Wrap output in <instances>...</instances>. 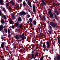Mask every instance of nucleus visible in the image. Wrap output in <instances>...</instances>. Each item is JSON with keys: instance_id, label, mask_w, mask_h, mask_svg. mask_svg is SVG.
<instances>
[{"instance_id": "6ab92c4d", "label": "nucleus", "mask_w": 60, "mask_h": 60, "mask_svg": "<svg viewBox=\"0 0 60 60\" xmlns=\"http://www.w3.org/2000/svg\"><path fill=\"white\" fill-rule=\"evenodd\" d=\"M3 11L4 12H6V11L5 9V8H3Z\"/></svg>"}, {"instance_id": "1a4fd4ad", "label": "nucleus", "mask_w": 60, "mask_h": 60, "mask_svg": "<svg viewBox=\"0 0 60 60\" xmlns=\"http://www.w3.org/2000/svg\"><path fill=\"white\" fill-rule=\"evenodd\" d=\"M9 23L10 24H14V22L12 20H11L10 21H9Z\"/></svg>"}, {"instance_id": "e2e57ef3", "label": "nucleus", "mask_w": 60, "mask_h": 60, "mask_svg": "<svg viewBox=\"0 0 60 60\" xmlns=\"http://www.w3.org/2000/svg\"><path fill=\"white\" fill-rule=\"evenodd\" d=\"M19 7V5H17V7Z\"/></svg>"}, {"instance_id": "4468645a", "label": "nucleus", "mask_w": 60, "mask_h": 60, "mask_svg": "<svg viewBox=\"0 0 60 60\" xmlns=\"http://www.w3.org/2000/svg\"><path fill=\"white\" fill-rule=\"evenodd\" d=\"M60 59V56L59 55H58L57 57V60H59Z\"/></svg>"}, {"instance_id": "c85d7f7f", "label": "nucleus", "mask_w": 60, "mask_h": 60, "mask_svg": "<svg viewBox=\"0 0 60 60\" xmlns=\"http://www.w3.org/2000/svg\"><path fill=\"white\" fill-rule=\"evenodd\" d=\"M21 18H18V21H21Z\"/></svg>"}, {"instance_id": "052dcab7", "label": "nucleus", "mask_w": 60, "mask_h": 60, "mask_svg": "<svg viewBox=\"0 0 60 60\" xmlns=\"http://www.w3.org/2000/svg\"><path fill=\"white\" fill-rule=\"evenodd\" d=\"M3 28H4H4H5V26H4L3 27Z\"/></svg>"}, {"instance_id": "39448f33", "label": "nucleus", "mask_w": 60, "mask_h": 60, "mask_svg": "<svg viewBox=\"0 0 60 60\" xmlns=\"http://www.w3.org/2000/svg\"><path fill=\"white\" fill-rule=\"evenodd\" d=\"M15 38L16 40H19V39H20V36L19 35H17L15 36Z\"/></svg>"}, {"instance_id": "20e7f679", "label": "nucleus", "mask_w": 60, "mask_h": 60, "mask_svg": "<svg viewBox=\"0 0 60 60\" xmlns=\"http://www.w3.org/2000/svg\"><path fill=\"white\" fill-rule=\"evenodd\" d=\"M46 47L47 48H50V44L48 42H46Z\"/></svg>"}, {"instance_id": "f704fd0d", "label": "nucleus", "mask_w": 60, "mask_h": 60, "mask_svg": "<svg viewBox=\"0 0 60 60\" xmlns=\"http://www.w3.org/2000/svg\"><path fill=\"white\" fill-rule=\"evenodd\" d=\"M14 27H15V25H13L11 27L12 28L14 29Z\"/></svg>"}, {"instance_id": "72a5a7b5", "label": "nucleus", "mask_w": 60, "mask_h": 60, "mask_svg": "<svg viewBox=\"0 0 60 60\" xmlns=\"http://www.w3.org/2000/svg\"><path fill=\"white\" fill-rule=\"evenodd\" d=\"M49 27L50 28V29H51V30H52V29H51V26H49Z\"/></svg>"}, {"instance_id": "37998d69", "label": "nucleus", "mask_w": 60, "mask_h": 60, "mask_svg": "<svg viewBox=\"0 0 60 60\" xmlns=\"http://www.w3.org/2000/svg\"><path fill=\"white\" fill-rule=\"evenodd\" d=\"M50 16L52 17H53V14H51L50 15Z\"/></svg>"}, {"instance_id": "f03ea898", "label": "nucleus", "mask_w": 60, "mask_h": 60, "mask_svg": "<svg viewBox=\"0 0 60 60\" xmlns=\"http://www.w3.org/2000/svg\"><path fill=\"white\" fill-rule=\"evenodd\" d=\"M42 3H41V5H42V6H44V5H47V4H46V3H45V2L44 1V0H41Z\"/></svg>"}, {"instance_id": "338daca9", "label": "nucleus", "mask_w": 60, "mask_h": 60, "mask_svg": "<svg viewBox=\"0 0 60 60\" xmlns=\"http://www.w3.org/2000/svg\"><path fill=\"white\" fill-rule=\"evenodd\" d=\"M38 28V29H39V30H40V28H39V27Z\"/></svg>"}, {"instance_id": "4d7b16f0", "label": "nucleus", "mask_w": 60, "mask_h": 60, "mask_svg": "<svg viewBox=\"0 0 60 60\" xmlns=\"http://www.w3.org/2000/svg\"><path fill=\"white\" fill-rule=\"evenodd\" d=\"M13 5H14L15 4V3H14V2H13V3H12Z\"/></svg>"}, {"instance_id": "49530a36", "label": "nucleus", "mask_w": 60, "mask_h": 60, "mask_svg": "<svg viewBox=\"0 0 60 60\" xmlns=\"http://www.w3.org/2000/svg\"><path fill=\"white\" fill-rule=\"evenodd\" d=\"M27 17H30V15H27Z\"/></svg>"}, {"instance_id": "774afa93", "label": "nucleus", "mask_w": 60, "mask_h": 60, "mask_svg": "<svg viewBox=\"0 0 60 60\" xmlns=\"http://www.w3.org/2000/svg\"><path fill=\"white\" fill-rule=\"evenodd\" d=\"M20 30H18V31H20Z\"/></svg>"}, {"instance_id": "2f4dec72", "label": "nucleus", "mask_w": 60, "mask_h": 60, "mask_svg": "<svg viewBox=\"0 0 60 60\" xmlns=\"http://www.w3.org/2000/svg\"><path fill=\"white\" fill-rule=\"evenodd\" d=\"M54 16H55V18L56 19H57V17H56V15L55 14H54Z\"/></svg>"}, {"instance_id": "e433bc0d", "label": "nucleus", "mask_w": 60, "mask_h": 60, "mask_svg": "<svg viewBox=\"0 0 60 60\" xmlns=\"http://www.w3.org/2000/svg\"><path fill=\"white\" fill-rule=\"evenodd\" d=\"M35 9H33V11L34 12H36V11L35 10Z\"/></svg>"}, {"instance_id": "bb28decb", "label": "nucleus", "mask_w": 60, "mask_h": 60, "mask_svg": "<svg viewBox=\"0 0 60 60\" xmlns=\"http://www.w3.org/2000/svg\"><path fill=\"white\" fill-rule=\"evenodd\" d=\"M33 22L34 25H36V21L34 20L33 21Z\"/></svg>"}, {"instance_id": "ea45409f", "label": "nucleus", "mask_w": 60, "mask_h": 60, "mask_svg": "<svg viewBox=\"0 0 60 60\" xmlns=\"http://www.w3.org/2000/svg\"><path fill=\"white\" fill-rule=\"evenodd\" d=\"M13 2V1L12 0L10 1V3H12Z\"/></svg>"}, {"instance_id": "de8ad7c7", "label": "nucleus", "mask_w": 60, "mask_h": 60, "mask_svg": "<svg viewBox=\"0 0 60 60\" xmlns=\"http://www.w3.org/2000/svg\"><path fill=\"white\" fill-rule=\"evenodd\" d=\"M58 42L59 43V44H60V46L59 47V48H60V41H58Z\"/></svg>"}, {"instance_id": "7c9ffc66", "label": "nucleus", "mask_w": 60, "mask_h": 60, "mask_svg": "<svg viewBox=\"0 0 60 60\" xmlns=\"http://www.w3.org/2000/svg\"><path fill=\"white\" fill-rule=\"evenodd\" d=\"M4 30L5 31L6 33H7V29H4Z\"/></svg>"}, {"instance_id": "f3484780", "label": "nucleus", "mask_w": 60, "mask_h": 60, "mask_svg": "<svg viewBox=\"0 0 60 60\" xmlns=\"http://www.w3.org/2000/svg\"><path fill=\"white\" fill-rule=\"evenodd\" d=\"M1 23H5V22L4 20L3 19H1Z\"/></svg>"}, {"instance_id": "393cba45", "label": "nucleus", "mask_w": 60, "mask_h": 60, "mask_svg": "<svg viewBox=\"0 0 60 60\" xmlns=\"http://www.w3.org/2000/svg\"><path fill=\"white\" fill-rule=\"evenodd\" d=\"M22 40H25V36H24L22 37Z\"/></svg>"}, {"instance_id": "6e6552de", "label": "nucleus", "mask_w": 60, "mask_h": 60, "mask_svg": "<svg viewBox=\"0 0 60 60\" xmlns=\"http://www.w3.org/2000/svg\"><path fill=\"white\" fill-rule=\"evenodd\" d=\"M38 52H36V53L34 55V56H35V57H36L37 56H38Z\"/></svg>"}, {"instance_id": "423d86ee", "label": "nucleus", "mask_w": 60, "mask_h": 60, "mask_svg": "<svg viewBox=\"0 0 60 60\" xmlns=\"http://www.w3.org/2000/svg\"><path fill=\"white\" fill-rule=\"evenodd\" d=\"M27 4L28 5H29V6H30V7H32L31 3L29 1V0L28 1Z\"/></svg>"}, {"instance_id": "7ed1b4c3", "label": "nucleus", "mask_w": 60, "mask_h": 60, "mask_svg": "<svg viewBox=\"0 0 60 60\" xmlns=\"http://www.w3.org/2000/svg\"><path fill=\"white\" fill-rule=\"evenodd\" d=\"M19 14L20 15H26V13L24 11H22L19 13Z\"/></svg>"}, {"instance_id": "dca6fc26", "label": "nucleus", "mask_w": 60, "mask_h": 60, "mask_svg": "<svg viewBox=\"0 0 60 60\" xmlns=\"http://www.w3.org/2000/svg\"><path fill=\"white\" fill-rule=\"evenodd\" d=\"M6 50H8V51H9L10 50V49H9V48L7 46L6 47Z\"/></svg>"}, {"instance_id": "f257e3e1", "label": "nucleus", "mask_w": 60, "mask_h": 60, "mask_svg": "<svg viewBox=\"0 0 60 60\" xmlns=\"http://www.w3.org/2000/svg\"><path fill=\"white\" fill-rule=\"evenodd\" d=\"M50 22L51 25L53 27H58V26H57V24H54L53 22Z\"/></svg>"}, {"instance_id": "bf43d9fd", "label": "nucleus", "mask_w": 60, "mask_h": 60, "mask_svg": "<svg viewBox=\"0 0 60 60\" xmlns=\"http://www.w3.org/2000/svg\"><path fill=\"white\" fill-rule=\"evenodd\" d=\"M22 35L23 36H24V33H23L22 34Z\"/></svg>"}, {"instance_id": "9b49d317", "label": "nucleus", "mask_w": 60, "mask_h": 60, "mask_svg": "<svg viewBox=\"0 0 60 60\" xmlns=\"http://www.w3.org/2000/svg\"><path fill=\"white\" fill-rule=\"evenodd\" d=\"M53 5L54 6H57L58 5V4L57 3H53Z\"/></svg>"}, {"instance_id": "0e129e2a", "label": "nucleus", "mask_w": 60, "mask_h": 60, "mask_svg": "<svg viewBox=\"0 0 60 60\" xmlns=\"http://www.w3.org/2000/svg\"><path fill=\"white\" fill-rule=\"evenodd\" d=\"M20 2H21L22 1V0H18Z\"/></svg>"}, {"instance_id": "412c9836", "label": "nucleus", "mask_w": 60, "mask_h": 60, "mask_svg": "<svg viewBox=\"0 0 60 60\" xmlns=\"http://www.w3.org/2000/svg\"><path fill=\"white\" fill-rule=\"evenodd\" d=\"M45 56H44L43 57H41V58L40 59V60H43V58H44V57Z\"/></svg>"}, {"instance_id": "aec40b11", "label": "nucleus", "mask_w": 60, "mask_h": 60, "mask_svg": "<svg viewBox=\"0 0 60 60\" xmlns=\"http://www.w3.org/2000/svg\"><path fill=\"white\" fill-rule=\"evenodd\" d=\"M54 12H55V13L57 14V15H59L58 13V12H57L56 11H54Z\"/></svg>"}, {"instance_id": "6e6d98bb", "label": "nucleus", "mask_w": 60, "mask_h": 60, "mask_svg": "<svg viewBox=\"0 0 60 60\" xmlns=\"http://www.w3.org/2000/svg\"><path fill=\"white\" fill-rule=\"evenodd\" d=\"M1 39H4V37L3 36H2L1 38Z\"/></svg>"}, {"instance_id": "a18cd8bd", "label": "nucleus", "mask_w": 60, "mask_h": 60, "mask_svg": "<svg viewBox=\"0 0 60 60\" xmlns=\"http://www.w3.org/2000/svg\"><path fill=\"white\" fill-rule=\"evenodd\" d=\"M57 38L58 39V41H60V39H59V38H58V37H57Z\"/></svg>"}, {"instance_id": "473e14b6", "label": "nucleus", "mask_w": 60, "mask_h": 60, "mask_svg": "<svg viewBox=\"0 0 60 60\" xmlns=\"http://www.w3.org/2000/svg\"><path fill=\"white\" fill-rule=\"evenodd\" d=\"M30 25L31 26H33V25L31 24V22H30Z\"/></svg>"}, {"instance_id": "603ef678", "label": "nucleus", "mask_w": 60, "mask_h": 60, "mask_svg": "<svg viewBox=\"0 0 60 60\" xmlns=\"http://www.w3.org/2000/svg\"><path fill=\"white\" fill-rule=\"evenodd\" d=\"M14 49H16V45H15L14 46Z\"/></svg>"}, {"instance_id": "5fc2aeb1", "label": "nucleus", "mask_w": 60, "mask_h": 60, "mask_svg": "<svg viewBox=\"0 0 60 60\" xmlns=\"http://www.w3.org/2000/svg\"><path fill=\"white\" fill-rule=\"evenodd\" d=\"M34 47H35V45H33L32 46L33 48H34Z\"/></svg>"}, {"instance_id": "680f3d73", "label": "nucleus", "mask_w": 60, "mask_h": 60, "mask_svg": "<svg viewBox=\"0 0 60 60\" xmlns=\"http://www.w3.org/2000/svg\"><path fill=\"white\" fill-rule=\"evenodd\" d=\"M34 51H32V54H33V53H34Z\"/></svg>"}, {"instance_id": "58836bf2", "label": "nucleus", "mask_w": 60, "mask_h": 60, "mask_svg": "<svg viewBox=\"0 0 60 60\" xmlns=\"http://www.w3.org/2000/svg\"><path fill=\"white\" fill-rule=\"evenodd\" d=\"M8 33H10V30L9 29H8Z\"/></svg>"}, {"instance_id": "4c0bfd02", "label": "nucleus", "mask_w": 60, "mask_h": 60, "mask_svg": "<svg viewBox=\"0 0 60 60\" xmlns=\"http://www.w3.org/2000/svg\"><path fill=\"white\" fill-rule=\"evenodd\" d=\"M48 13H49V14H50V13H51V11L50 10L48 12Z\"/></svg>"}, {"instance_id": "5701e85b", "label": "nucleus", "mask_w": 60, "mask_h": 60, "mask_svg": "<svg viewBox=\"0 0 60 60\" xmlns=\"http://www.w3.org/2000/svg\"><path fill=\"white\" fill-rule=\"evenodd\" d=\"M3 18H4L5 19H6V16L5 15H4L3 16Z\"/></svg>"}, {"instance_id": "79ce46f5", "label": "nucleus", "mask_w": 60, "mask_h": 60, "mask_svg": "<svg viewBox=\"0 0 60 60\" xmlns=\"http://www.w3.org/2000/svg\"><path fill=\"white\" fill-rule=\"evenodd\" d=\"M45 46V44H44L43 45V48H44Z\"/></svg>"}, {"instance_id": "69168bd1", "label": "nucleus", "mask_w": 60, "mask_h": 60, "mask_svg": "<svg viewBox=\"0 0 60 60\" xmlns=\"http://www.w3.org/2000/svg\"><path fill=\"white\" fill-rule=\"evenodd\" d=\"M29 22H30V21H29L28 22H27V23H29Z\"/></svg>"}, {"instance_id": "ddd939ff", "label": "nucleus", "mask_w": 60, "mask_h": 60, "mask_svg": "<svg viewBox=\"0 0 60 60\" xmlns=\"http://www.w3.org/2000/svg\"><path fill=\"white\" fill-rule=\"evenodd\" d=\"M3 0H0V4L2 5L3 4Z\"/></svg>"}, {"instance_id": "8fccbe9b", "label": "nucleus", "mask_w": 60, "mask_h": 60, "mask_svg": "<svg viewBox=\"0 0 60 60\" xmlns=\"http://www.w3.org/2000/svg\"><path fill=\"white\" fill-rule=\"evenodd\" d=\"M9 8L10 9V10H11V7L9 6Z\"/></svg>"}, {"instance_id": "a878e982", "label": "nucleus", "mask_w": 60, "mask_h": 60, "mask_svg": "<svg viewBox=\"0 0 60 60\" xmlns=\"http://www.w3.org/2000/svg\"><path fill=\"white\" fill-rule=\"evenodd\" d=\"M33 9H35V6L34 5H33Z\"/></svg>"}, {"instance_id": "09e8293b", "label": "nucleus", "mask_w": 60, "mask_h": 60, "mask_svg": "<svg viewBox=\"0 0 60 60\" xmlns=\"http://www.w3.org/2000/svg\"><path fill=\"white\" fill-rule=\"evenodd\" d=\"M20 36V38H22V36L21 35H19Z\"/></svg>"}, {"instance_id": "864d4df0", "label": "nucleus", "mask_w": 60, "mask_h": 60, "mask_svg": "<svg viewBox=\"0 0 60 60\" xmlns=\"http://www.w3.org/2000/svg\"><path fill=\"white\" fill-rule=\"evenodd\" d=\"M0 15L1 16V10H0Z\"/></svg>"}, {"instance_id": "9d476101", "label": "nucleus", "mask_w": 60, "mask_h": 60, "mask_svg": "<svg viewBox=\"0 0 60 60\" xmlns=\"http://www.w3.org/2000/svg\"><path fill=\"white\" fill-rule=\"evenodd\" d=\"M2 28H3V26L2 25H0V31H2Z\"/></svg>"}, {"instance_id": "a211bd4d", "label": "nucleus", "mask_w": 60, "mask_h": 60, "mask_svg": "<svg viewBox=\"0 0 60 60\" xmlns=\"http://www.w3.org/2000/svg\"><path fill=\"white\" fill-rule=\"evenodd\" d=\"M23 4L24 5V6H26V3L25 2V1H24L23 2Z\"/></svg>"}, {"instance_id": "3c124183", "label": "nucleus", "mask_w": 60, "mask_h": 60, "mask_svg": "<svg viewBox=\"0 0 60 60\" xmlns=\"http://www.w3.org/2000/svg\"><path fill=\"white\" fill-rule=\"evenodd\" d=\"M1 58H4V56H2L1 57Z\"/></svg>"}, {"instance_id": "c9c22d12", "label": "nucleus", "mask_w": 60, "mask_h": 60, "mask_svg": "<svg viewBox=\"0 0 60 60\" xmlns=\"http://www.w3.org/2000/svg\"><path fill=\"white\" fill-rule=\"evenodd\" d=\"M38 47H39V46L38 45L36 48V49H38Z\"/></svg>"}, {"instance_id": "c756f323", "label": "nucleus", "mask_w": 60, "mask_h": 60, "mask_svg": "<svg viewBox=\"0 0 60 60\" xmlns=\"http://www.w3.org/2000/svg\"><path fill=\"white\" fill-rule=\"evenodd\" d=\"M43 18L44 20H45L46 18H45V16H43Z\"/></svg>"}, {"instance_id": "4be33fe9", "label": "nucleus", "mask_w": 60, "mask_h": 60, "mask_svg": "<svg viewBox=\"0 0 60 60\" xmlns=\"http://www.w3.org/2000/svg\"><path fill=\"white\" fill-rule=\"evenodd\" d=\"M12 18H13V19H16V16H13V15H12Z\"/></svg>"}, {"instance_id": "a19ab883", "label": "nucleus", "mask_w": 60, "mask_h": 60, "mask_svg": "<svg viewBox=\"0 0 60 60\" xmlns=\"http://www.w3.org/2000/svg\"><path fill=\"white\" fill-rule=\"evenodd\" d=\"M22 26V24H21L19 26V27L20 28Z\"/></svg>"}, {"instance_id": "c03bdc74", "label": "nucleus", "mask_w": 60, "mask_h": 60, "mask_svg": "<svg viewBox=\"0 0 60 60\" xmlns=\"http://www.w3.org/2000/svg\"><path fill=\"white\" fill-rule=\"evenodd\" d=\"M6 5L7 6H9L10 5V4L9 3H6Z\"/></svg>"}, {"instance_id": "13d9d810", "label": "nucleus", "mask_w": 60, "mask_h": 60, "mask_svg": "<svg viewBox=\"0 0 60 60\" xmlns=\"http://www.w3.org/2000/svg\"><path fill=\"white\" fill-rule=\"evenodd\" d=\"M31 29H32V30H34V28H31Z\"/></svg>"}, {"instance_id": "f8f14e48", "label": "nucleus", "mask_w": 60, "mask_h": 60, "mask_svg": "<svg viewBox=\"0 0 60 60\" xmlns=\"http://www.w3.org/2000/svg\"><path fill=\"white\" fill-rule=\"evenodd\" d=\"M5 43L4 42H3V43H2V44L1 45V48H3V47H4V44Z\"/></svg>"}, {"instance_id": "2eb2a0df", "label": "nucleus", "mask_w": 60, "mask_h": 60, "mask_svg": "<svg viewBox=\"0 0 60 60\" xmlns=\"http://www.w3.org/2000/svg\"><path fill=\"white\" fill-rule=\"evenodd\" d=\"M19 26V22H17L15 23V26L16 27H17Z\"/></svg>"}, {"instance_id": "0eeeda50", "label": "nucleus", "mask_w": 60, "mask_h": 60, "mask_svg": "<svg viewBox=\"0 0 60 60\" xmlns=\"http://www.w3.org/2000/svg\"><path fill=\"white\" fill-rule=\"evenodd\" d=\"M31 56L32 58H34V59H35L36 58V57L35 56H34V54H31Z\"/></svg>"}, {"instance_id": "b1692460", "label": "nucleus", "mask_w": 60, "mask_h": 60, "mask_svg": "<svg viewBox=\"0 0 60 60\" xmlns=\"http://www.w3.org/2000/svg\"><path fill=\"white\" fill-rule=\"evenodd\" d=\"M29 20H30V21H31V22H32L33 21V19L31 18H30L29 19Z\"/></svg>"}, {"instance_id": "cd10ccee", "label": "nucleus", "mask_w": 60, "mask_h": 60, "mask_svg": "<svg viewBox=\"0 0 60 60\" xmlns=\"http://www.w3.org/2000/svg\"><path fill=\"white\" fill-rule=\"evenodd\" d=\"M48 32L49 33V34H52V31L51 30H50L49 31H48Z\"/></svg>"}]
</instances>
